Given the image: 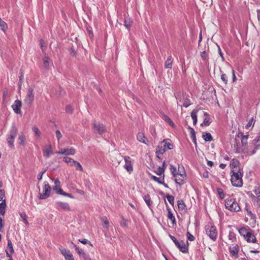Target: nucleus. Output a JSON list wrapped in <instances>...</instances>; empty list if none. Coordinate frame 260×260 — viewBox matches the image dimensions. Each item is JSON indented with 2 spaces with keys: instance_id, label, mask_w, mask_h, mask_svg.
<instances>
[{
  "instance_id": "nucleus-5",
  "label": "nucleus",
  "mask_w": 260,
  "mask_h": 260,
  "mask_svg": "<svg viewBox=\"0 0 260 260\" xmlns=\"http://www.w3.org/2000/svg\"><path fill=\"white\" fill-rule=\"evenodd\" d=\"M225 206L227 209L232 212H238L240 210L238 203L234 198L226 199L225 201Z\"/></svg>"
},
{
  "instance_id": "nucleus-56",
  "label": "nucleus",
  "mask_w": 260,
  "mask_h": 260,
  "mask_svg": "<svg viewBox=\"0 0 260 260\" xmlns=\"http://www.w3.org/2000/svg\"><path fill=\"white\" fill-rule=\"evenodd\" d=\"M73 111V109L72 107L69 105H67L66 108V112L68 113L72 114Z\"/></svg>"
},
{
  "instance_id": "nucleus-31",
  "label": "nucleus",
  "mask_w": 260,
  "mask_h": 260,
  "mask_svg": "<svg viewBox=\"0 0 260 260\" xmlns=\"http://www.w3.org/2000/svg\"><path fill=\"white\" fill-rule=\"evenodd\" d=\"M162 115V118L167 123H169L172 126H174V124L171 119V118L168 117L167 115L165 114L164 113H161Z\"/></svg>"
},
{
  "instance_id": "nucleus-53",
  "label": "nucleus",
  "mask_w": 260,
  "mask_h": 260,
  "mask_svg": "<svg viewBox=\"0 0 260 260\" xmlns=\"http://www.w3.org/2000/svg\"><path fill=\"white\" fill-rule=\"evenodd\" d=\"M217 191L221 199H222L224 198V193L221 188H218L217 189Z\"/></svg>"
},
{
  "instance_id": "nucleus-48",
  "label": "nucleus",
  "mask_w": 260,
  "mask_h": 260,
  "mask_svg": "<svg viewBox=\"0 0 260 260\" xmlns=\"http://www.w3.org/2000/svg\"><path fill=\"white\" fill-rule=\"evenodd\" d=\"M32 129L35 133L36 136L37 137V138H40L41 136V132L39 128L36 126H33Z\"/></svg>"
},
{
  "instance_id": "nucleus-10",
  "label": "nucleus",
  "mask_w": 260,
  "mask_h": 260,
  "mask_svg": "<svg viewBox=\"0 0 260 260\" xmlns=\"http://www.w3.org/2000/svg\"><path fill=\"white\" fill-rule=\"evenodd\" d=\"M183 170H184V167H182ZM186 176V174L184 170H183L182 172H180L178 173L177 175V177H176L175 179V182L178 184L179 186L183 184L184 183V181L183 180V178Z\"/></svg>"
},
{
  "instance_id": "nucleus-1",
  "label": "nucleus",
  "mask_w": 260,
  "mask_h": 260,
  "mask_svg": "<svg viewBox=\"0 0 260 260\" xmlns=\"http://www.w3.org/2000/svg\"><path fill=\"white\" fill-rule=\"evenodd\" d=\"M170 139H164L156 147V154L157 157L160 159L161 155L167 150H171L173 149L174 145L170 142Z\"/></svg>"
},
{
  "instance_id": "nucleus-16",
  "label": "nucleus",
  "mask_w": 260,
  "mask_h": 260,
  "mask_svg": "<svg viewBox=\"0 0 260 260\" xmlns=\"http://www.w3.org/2000/svg\"><path fill=\"white\" fill-rule=\"evenodd\" d=\"M58 209H62L67 211H70L71 208L67 203L57 202L56 203Z\"/></svg>"
},
{
  "instance_id": "nucleus-64",
  "label": "nucleus",
  "mask_w": 260,
  "mask_h": 260,
  "mask_svg": "<svg viewBox=\"0 0 260 260\" xmlns=\"http://www.w3.org/2000/svg\"><path fill=\"white\" fill-rule=\"evenodd\" d=\"M55 134H56L57 139L58 141H59L60 140V139L62 137V135L59 130L56 131Z\"/></svg>"
},
{
  "instance_id": "nucleus-36",
  "label": "nucleus",
  "mask_w": 260,
  "mask_h": 260,
  "mask_svg": "<svg viewBox=\"0 0 260 260\" xmlns=\"http://www.w3.org/2000/svg\"><path fill=\"white\" fill-rule=\"evenodd\" d=\"M61 254L64 256L65 259L69 255L72 254L70 250L66 248H59Z\"/></svg>"
},
{
  "instance_id": "nucleus-29",
  "label": "nucleus",
  "mask_w": 260,
  "mask_h": 260,
  "mask_svg": "<svg viewBox=\"0 0 260 260\" xmlns=\"http://www.w3.org/2000/svg\"><path fill=\"white\" fill-rule=\"evenodd\" d=\"M230 252L233 256H236L237 257L239 252L238 245H236L235 246L232 248H230Z\"/></svg>"
},
{
  "instance_id": "nucleus-59",
  "label": "nucleus",
  "mask_w": 260,
  "mask_h": 260,
  "mask_svg": "<svg viewBox=\"0 0 260 260\" xmlns=\"http://www.w3.org/2000/svg\"><path fill=\"white\" fill-rule=\"evenodd\" d=\"M191 104L190 101L189 99H185V101L184 102L183 106L187 108Z\"/></svg>"
},
{
  "instance_id": "nucleus-58",
  "label": "nucleus",
  "mask_w": 260,
  "mask_h": 260,
  "mask_svg": "<svg viewBox=\"0 0 260 260\" xmlns=\"http://www.w3.org/2000/svg\"><path fill=\"white\" fill-rule=\"evenodd\" d=\"M218 46V53L221 58V59H222V61H224L225 60V59H224V57L223 56V54L221 51V48L220 47H219V46L217 45Z\"/></svg>"
},
{
  "instance_id": "nucleus-7",
  "label": "nucleus",
  "mask_w": 260,
  "mask_h": 260,
  "mask_svg": "<svg viewBox=\"0 0 260 260\" xmlns=\"http://www.w3.org/2000/svg\"><path fill=\"white\" fill-rule=\"evenodd\" d=\"M34 98L35 95L34 93V88L32 87H29L27 89L26 96L24 100V105L28 108L30 107L34 101Z\"/></svg>"
},
{
  "instance_id": "nucleus-57",
  "label": "nucleus",
  "mask_w": 260,
  "mask_h": 260,
  "mask_svg": "<svg viewBox=\"0 0 260 260\" xmlns=\"http://www.w3.org/2000/svg\"><path fill=\"white\" fill-rule=\"evenodd\" d=\"M188 129L190 130L191 138L196 137V133L193 128L189 126Z\"/></svg>"
},
{
  "instance_id": "nucleus-22",
  "label": "nucleus",
  "mask_w": 260,
  "mask_h": 260,
  "mask_svg": "<svg viewBox=\"0 0 260 260\" xmlns=\"http://www.w3.org/2000/svg\"><path fill=\"white\" fill-rule=\"evenodd\" d=\"M26 141V137L24 135V134L23 133H21L18 136V143L23 146H25V142Z\"/></svg>"
},
{
  "instance_id": "nucleus-24",
  "label": "nucleus",
  "mask_w": 260,
  "mask_h": 260,
  "mask_svg": "<svg viewBox=\"0 0 260 260\" xmlns=\"http://www.w3.org/2000/svg\"><path fill=\"white\" fill-rule=\"evenodd\" d=\"M74 247L75 248L76 252L80 255H82L84 259H86L87 257L86 254L83 252V251L80 249L78 246L74 244L73 242L72 243Z\"/></svg>"
},
{
  "instance_id": "nucleus-44",
  "label": "nucleus",
  "mask_w": 260,
  "mask_h": 260,
  "mask_svg": "<svg viewBox=\"0 0 260 260\" xmlns=\"http://www.w3.org/2000/svg\"><path fill=\"white\" fill-rule=\"evenodd\" d=\"M73 164L74 165L76 170H80L82 171V167L79 162L76 160H73Z\"/></svg>"
},
{
  "instance_id": "nucleus-38",
  "label": "nucleus",
  "mask_w": 260,
  "mask_h": 260,
  "mask_svg": "<svg viewBox=\"0 0 260 260\" xmlns=\"http://www.w3.org/2000/svg\"><path fill=\"white\" fill-rule=\"evenodd\" d=\"M233 145H234V150L235 152L238 153L240 152L239 147V142L235 138L233 141Z\"/></svg>"
},
{
  "instance_id": "nucleus-63",
  "label": "nucleus",
  "mask_w": 260,
  "mask_h": 260,
  "mask_svg": "<svg viewBox=\"0 0 260 260\" xmlns=\"http://www.w3.org/2000/svg\"><path fill=\"white\" fill-rule=\"evenodd\" d=\"M121 225L122 226H127V221L125 219H124L123 217H122V221L121 222Z\"/></svg>"
},
{
  "instance_id": "nucleus-39",
  "label": "nucleus",
  "mask_w": 260,
  "mask_h": 260,
  "mask_svg": "<svg viewBox=\"0 0 260 260\" xmlns=\"http://www.w3.org/2000/svg\"><path fill=\"white\" fill-rule=\"evenodd\" d=\"M239 165V161L236 158L233 159L230 164V167L232 168H237Z\"/></svg>"
},
{
  "instance_id": "nucleus-23",
  "label": "nucleus",
  "mask_w": 260,
  "mask_h": 260,
  "mask_svg": "<svg viewBox=\"0 0 260 260\" xmlns=\"http://www.w3.org/2000/svg\"><path fill=\"white\" fill-rule=\"evenodd\" d=\"M6 200L4 199V200H2V202L0 203V214L1 215H5L6 213Z\"/></svg>"
},
{
  "instance_id": "nucleus-52",
  "label": "nucleus",
  "mask_w": 260,
  "mask_h": 260,
  "mask_svg": "<svg viewBox=\"0 0 260 260\" xmlns=\"http://www.w3.org/2000/svg\"><path fill=\"white\" fill-rule=\"evenodd\" d=\"M221 79L223 82V83L226 85L228 84V76L225 74H222L221 75Z\"/></svg>"
},
{
  "instance_id": "nucleus-32",
  "label": "nucleus",
  "mask_w": 260,
  "mask_h": 260,
  "mask_svg": "<svg viewBox=\"0 0 260 260\" xmlns=\"http://www.w3.org/2000/svg\"><path fill=\"white\" fill-rule=\"evenodd\" d=\"M143 199H144L145 202L146 203V204H147V205L149 208H150V207L152 206V202L150 200L149 195L148 194H147L144 196L143 197Z\"/></svg>"
},
{
  "instance_id": "nucleus-34",
  "label": "nucleus",
  "mask_w": 260,
  "mask_h": 260,
  "mask_svg": "<svg viewBox=\"0 0 260 260\" xmlns=\"http://www.w3.org/2000/svg\"><path fill=\"white\" fill-rule=\"evenodd\" d=\"M7 251L9 250V253L12 254L14 253V251L12 245V243L10 240H8V245H7Z\"/></svg>"
},
{
  "instance_id": "nucleus-12",
  "label": "nucleus",
  "mask_w": 260,
  "mask_h": 260,
  "mask_svg": "<svg viewBox=\"0 0 260 260\" xmlns=\"http://www.w3.org/2000/svg\"><path fill=\"white\" fill-rule=\"evenodd\" d=\"M76 152V150L74 148H71L70 149H61L58 151L56 152V153L59 154H64L66 155H74Z\"/></svg>"
},
{
  "instance_id": "nucleus-4",
  "label": "nucleus",
  "mask_w": 260,
  "mask_h": 260,
  "mask_svg": "<svg viewBox=\"0 0 260 260\" xmlns=\"http://www.w3.org/2000/svg\"><path fill=\"white\" fill-rule=\"evenodd\" d=\"M18 133V129L14 124H13L7 135V140L10 147H14V142Z\"/></svg>"
},
{
  "instance_id": "nucleus-21",
  "label": "nucleus",
  "mask_w": 260,
  "mask_h": 260,
  "mask_svg": "<svg viewBox=\"0 0 260 260\" xmlns=\"http://www.w3.org/2000/svg\"><path fill=\"white\" fill-rule=\"evenodd\" d=\"M204 116L205 118H204L203 122L201 124V126H208L211 123L209 114L207 112H204Z\"/></svg>"
},
{
  "instance_id": "nucleus-37",
  "label": "nucleus",
  "mask_w": 260,
  "mask_h": 260,
  "mask_svg": "<svg viewBox=\"0 0 260 260\" xmlns=\"http://www.w3.org/2000/svg\"><path fill=\"white\" fill-rule=\"evenodd\" d=\"M245 209L247 212V215L250 216L251 219H255L256 218L255 215L251 212L247 204L246 205Z\"/></svg>"
},
{
  "instance_id": "nucleus-43",
  "label": "nucleus",
  "mask_w": 260,
  "mask_h": 260,
  "mask_svg": "<svg viewBox=\"0 0 260 260\" xmlns=\"http://www.w3.org/2000/svg\"><path fill=\"white\" fill-rule=\"evenodd\" d=\"M166 198H167L168 202L170 203V204L171 205L174 206V197L173 196H172V195L168 194L166 195Z\"/></svg>"
},
{
  "instance_id": "nucleus-14",
  "label": "nucleus",
  "mask_w": 260,
  "mask_h": 260,
  "mask_svg": "<svg viewBox=\"0 0 260 260\" xmlns=\"http://www.w3.org/2000/svg\"><path fill=\"white\" fill-rule=\"evenodd\" d=\"M165 202L167 207V211H168V218L171 220L172 223L174 224H176V219L175 217L174 216L173 213L171 211V209L169 207L168 204L167 203V202L166 200H165Z\"/></svg>"
},
{
  "instance_id": "nucleus-54",
  "label": "nucleus",
  "mask_w": 260,
  "mask_h": 260,
  "mask_svg": "<svg viewBox=\"0 0 260 260\" xmlns=\"http://www.w3.org/2000/svg\"><path fill=\"white\" fill-rule=\"evenodd\" d=\"M187 238L188 240L190 241H193L194 240V237L191 235L189 232H188L186 234Z\"/></svg>"
},
{
  "instance_id": "nucleus-47",
  "label": "nucleus",
  "mask_w": 260,
  "mask_h": 260,
  "mask_svg": "<svg viewBox=\"0 0 260 260\" xmlns=\"http://www.w3.org/2000/svg\"><path fill=\"white\" fill-rule=\"evenodd\" d=\"M106 132L105 126L103 124H99V135H102Z\"/></svg>"
},
{
  "instance_id": "nucleus-41",
  "label": "nucleus",
  "mask_w": 260,
  "mask_h": 260,
  "mask_svg": "<svg viewBox=\"0 0 260 260\" xmlns=\"http://www.w3.org/2000/svg\"><path fill=\"white\" fill-rule=\"evenodd\" d=\"M229 239L232 242H234L236 241V234L233 231L230 232L229 234Z\"/></svg>"
},
{
  "instance_id": "nucleus-13",
  "label": "nucleus",
  "mask_w": 260,
  "mask_h": 260,
  "mask_svg": "<svg viewBox=\"0 0 260 260\" xmlns=\"http://www.w3.org/2000/svg\"><path fill=\"white\" fill-rule=\"evenodd\" d=\"M123 158L125 162V164L124 165V167L128 172L131 173L132 171H133V166L131 160V157L127 156H124Z\"/></svg>"
},
{
  "instance_id": "nucleus-20",
  "label": "nucleus",
  "mask_w": 260,
  "mask_h": 260,
  "mask_svg": "<svg viewBox=\"0 0 260 260\" xmlns=\"http://www.w3.org/2000/svg\"><path fill=\"white\" fill-rule=\"evenodd\" d=\"M124 22V25L125 27V28L129 30L133 23V20H132V19L129 18L128 16H125Z\"/></svg>"
},
{
  "instance_id": "nucleus-49",
  "label": "nucleus",
  "mask_w": 260,
  "mask_h": 260,
  "mask_svg": "<svg viewBox=\"0 0 260 260\" xmlns=\"http://www.w3.org/2000/svg\"><path fill=\"white\" fill-rule=\"evenodd\" d=\"M170 171H171L173 176L174 177H177V175L178 174V173H176V168L173 165H170Z\"/></svg>"
},
{
  "instance_id": "nucleus-55",
  "label": "nucleus",
  "mask_w": 260,
  "mask_h": 260,
  "mask_svg": "<svg viewBox=\"0 0 260 260\" xmlns=\"http://www.w3.org/2000/svg\"><path fill=\"white\" fill-rule=\"evenodd\" d=\"M151 179L152 180H153L154 181L157 182L159 184L162 183V179H160V178H159L155 176L152 175L151 177Z\"/></svg>"
},
{
  "instance_id": "nucleus-11",
  "label": "nucleus",
  "mask_w": 260,
  "mask_h": 260,
  "mask_svg": "<svg viewBox=\"0 0 260 260\" xmlns=\"http://www.w3.org/2000/svg\"><path fill=\"white\" fill-rule=\"evenodd\" d=\"M21 101L19 100H16V101H15L14 103L12 105V108L15 113L20 114L21 113Z\"/></svg>"
},
{
  "instance_id": "nucleus-60",
  "label": "nucleus",
  "mask_w": 260,
  "mask_h": 260,
  "mask_svg": "<svg viewBox=\"0 0 260 260\" xmlns=\"http://www.w3.org/2000/svg\"><path fill=\"white\" fill-rule=\"evenodd\" d=\"M63 160L67 164H69L70 162H73V160H74L72 158L66 156L63 157Z\"/></svg>"
},
{
  "instance_id": "nucleus-9",
  "label": "nucleus",
  "mask_w": 260,
  "mask_h": 260,
  "mask_svg": "<svg viewBox=\"0 0 260 260\" xmlns=\"http://www.w3.org/2000/svg\"><path fill=\"white\" fill-rule=\"evenodd\" d=\"M51 191V186L49 184H45L43 188V193H40L39 199L41 200H44L47 199L50 196Z\"/></svg>"
},
{
  "instance_id": "nucleus-26",
  "label": "nucleus",
  "mask_w": 260,
  "mask_h": 260,
  "mask_svg": "<svg viewBox=\"0 0 260 260\" xmlns=\"http://www.w3.org/2000/svg\"><path fill=\"white\" fill-rule=\"evenodd\" d=\"M173 59L171 56L168 57L167 60L165 62V68L171 69L172 67Z\"/></svg>"
},
{
  "instance_id": "nucleus-62",
  "label": "nucleus",
  "mask_w": 260,
  "mask_h": 260,
  "mask_svg": "<svg viewBox=\"0 0 260 260\" xmlns=\"http://www.w3.org/2000/svg\"><path fill=\"white\" fill-rule=\"evenodd\" d=\"M254 192L256 195L260 197V184L258 185V187L254 189Z\"/></svg>"
},
{
  "instance_id": "nucleus-3",
  "label": "nucleus",
  "mask_w": 260,
  "mask_h": 260,
  "mask_svg": "<svg viewBox=\"0 0 260 260\" xmlns=\"http://www.w3.org/2000/svg\"><path fill=\"white\" fill-rule=\"evenodd\" d=\"M259 149H260V133L258 137L253 139L252 142L249 143V146H248L249 154L251 155H253Z\"/></svg>"
},
{
  "instance_id": "nucleus-33",
  "label": "nucleus",
  "mask_w": 260,
  "mask_h": 260,
  "mask_svg": "<svg viewBox=\"0 0 260 260\" xmlns=\"http://www.w3.org/2000/svg\"><path fill=\"white\" fill-rule=\"evenodd\" d=\"M177 204H178V208L180 210H186V209H187L186 206L184 204V202L183 200H180L178 201Z\"/></svg>"
},
{
  "instance_id": "nucleus-18",
  "label": "nucleus",
  "mask_w": 260,
  "mask_h": 260,
  "mask_svg": "<svg viewBox=\"0 0 260 260\" xmlns=\"http://www.w3.org/2000/svg\"><path fill=\"white\" fill-rule=\"evenodd\" d=\"M137 140L144 144H147L148 140L143 133H139L137 136Z\"/></svg>"
},
{
  "instance_id": "nucleus-27",
  "label": "nucleus",
  "mask_w": 260,
  "mask_h": 260,
  "mask_svg": "<svg viewBox=\"0 0 260 260\" xmlns=\"http://www.w3.org/2000/svg\"><path fill=\"white\" fill-rule=\"evenodd\" d=\"M198 110L197 109H193L191 113V116L193 120V125H196L197 123V113Z\"/></svg>"
},
{
  "instance_id": "nucleus-2",
  "label": "nucleus",
  "mask_w": 260,
  "mask_h": 260,
  "mask_svg": "<svg viewBox=\"0 0 260 260\" xmlns=\"http://www.w3.org/2000/svg\"><path fill=\"white\" fill-rule=\"evenodd\" d=\"M231 181L233 186L236 187H241L243 184L242 174L240 171L233 170L231 171Z\"/></svg>"
},
{
  "instance_id": "nucleus-15",
  "label": "nucleus",
  "mask_w": 260,
  "mask_h": 260,
  "mask_svg": "<svg viewBox=\"0 0 260 260\" xmlns=\"http://www.w3.org/2000/svg\"><path fill=\"white\" fill-rule=\"evenodd\" d=\"M123 156H121L120 154L117 153L115 155V156H113L112 159V162L113 164V165L114 166H117L118 165L120 161L122 160Z\"/></svg>"
},
{
  "instance_id": "nucleus-50",
  "label": "nucleus",
  "mask_w": 260,
  "mask_h": 260,
  "mask_svg": "<svg viewBox=\"0 0 260 260\" xmlns=\"http://www.w3.org/2000/svg\"><path fill=\"white\" fill-rule=\"evenodd\" d=\"M165 172V168H161V167H159L157 169V170L155 172L156 174L157 175L160 176L162 174H164V173Z\"/></svg>"
},
{
  "instance_id": "nucleus-61",
  "label": "nucleus",
  "mask_w": 260,
  "mask_h": 260,
  "mask_svg": "<svg viewBox=\"0 0 260 260\" xmlns=\"http://www.w3.org/2000/svg\"><path fill=\"white\" fill-rule=\"evenodd\" d=\"M201 56L204 60H206L207 57V52L205 51L202 52L201 53Z\"/></svg>"
},
{
  "instance_id": "nucleus-51",
  "label": "nucleus",
  "mask_w": 260,
  "mask_h": 260,
  "mask_svg": "<svg viewBox=\"0 0 260 260\" xmlns=\"http://www.w3.org/2000/svg\"><path fill=\"white\" fill-rule=\"evenodd\" d=\"M19 215H20V217L22 218V220L24 221V222L25 223V224H28V222L26 219L27 216H26V214L25 213L23 212V213H20L19 214Z\"/></svg>"
},
{
  "instance_id": "nucleus-30",
  "label": "nucleus",
  "mask_w": 260,
  "mask_h": 260,
  "mask_svg": "<svg viewBox=\"0 0 260 260\" xmlns=\"http://www.w3.org/2000/svg\"><path fill=\"white\" fill-rule=\"evenodd\" d=\"M10 98L8 94V91L7 89L5 88L4 89L3 93V101L4 103H7L9 100Z\"/></svg>"
},
{
  "instance_id": "nucleus-45",
  "label": "nucleus",
  "mask_w": 260,
  "mask_h": 260,
  "mask_svg": "<svg viewBox=\"0 0 260 260\" xmlns=\"http://www.w3.org/2000/svg\"><path fill=\"white\" fill-rule=\"evenodd\" d=\"M249 135H245L241 140V143L243 146H246L247 144V139L248 138Z\"/></svg>"
},
{
  "instance_id": "nucleus-17",
  "label": "nucleus",
  "mask_w": 260,
  "mask_h": 260,
  "mask_svg": "<svg viewBox=\"0 0 260 260\" xmlns=\"http://www.w3.org/2000/svg\"><path fill=\"white\" fill-rule=\"evenodd\" d=\"M245 239L248 242L255 243L256 242V238L255 236L250 232L246 234Z\"/></svg>"
},
{
  "instance_id": "nucleus-8",
  "label": "nucleus",
  "mask_w": 260,
  "mask_h": 260,
  "mask_svg": "<svg viewBox=\"0 0 260 260\" xmlns=\"http://www.w3.org/2000/svg\"><path fill=\"white\" fill-rule=\"evenodd\" d=\"M206 232L210 238L213 241L217 239V231L216 228L214 225H207L206 226Z\"/></svg>"
},
{
  "instance_id": "nucleus-35",
  "label": "nucleus",
  "mask_w": 260,
  "mask_h": 260,
  "mask_svg": "<svg viewBox=\"0 0 260 260\" xmlns=\"http://www.w3.org/2000/svg\"><path fill=\"white\" fill-rule=\"evenodd\" d=\"M44 66L45 68L47 69L49 68V62H50V58L48 56H45L43 58Z\"/></svg>"
},
{
  "instance_id": "nucleus-46",
  "label": "nucleus",
  "mask_w": 260,
  "mask_h": 260,
  "mask_svg": "<svg viewBox=\"0 0 260 260\" xmlns=\"http://www.w3.org/2000/svg\"><path fill=\"white\" fill-rule=\"evenodd\" d=\"M239 232L241 235L243 236L245 238L246 237V234L247 233H249V231H248L246 229L244 228H242L239 229Z\"/></svg>"
},
{
  "instance_id": "nucleus-6",
  "label": "nucleus",
  "mask_w": 260,
  "mask_h": 260,
  "mask_svg": "<svg viewBox=\"0 0 260 260\" xmlns=\"http://www.w3.org/2000/svg\"><path fill=\"white\" fill-rule=\"evenodd\" d=\"M170 239L173 241L175 245L179 248V250L184 253H187L188 252V246H186L184 242L182 240L178 241L174 236L171 234L169 235Z\"/></svg>"
},
{
  "instance_id": "nucleus-19",
  "label": "nucleus",
  "mask_w": 260,
  "mask_h": 260,
  "mask_svg": "<svg viewBox=\"0 0 260 260\" xmlns=\"http://www.w3.org/2000/svg\"><path fill=\"white\" fill-rule=\"evenodd\" d=\"M43 153H44V155L47 157H49L51 154H53V151L51 145H49L47 147L44 148L43 149Z\"/></svg>"
},
{
  "instance_id": "nucleus-28",
  "label": "nucleus",
  "mask_w": 260,
  "mask_h": 260,
  "mask_svg": "<svg viewBox=\"0 0 260 260\" xmlns=\"http://www.w3.org/2000/svg\"><path fill=\"white\" fill-rule=\"evenodd\" d=\"M202 137L204 140L206 142H210L213 140L212 136L209 133H204Z\"/></svg>"
},
{
  "instance_id": "nucleus-40",
  "label": "nucleus",
  "mask_w": 260,
  "mask_h": 260,
  "mask_svg": "<svg viewBox=\"0 0 260 260\" xmlns=\"http://www.w3.org/2000/svg\"><path fill=\"white\" fill-rule=\"evenodd\" d=\"M252 200L256 206L260 207V197H259V196H257V197L253 196L252 197Z\"/></svg>"
},
{
  "instance_id": "nucleus-42",
  "label": "nucleus",
  "mask_w": 260,
  "mask_h": 260,
  "mask_svg": "<svg viewBox=\"0 0 260 260\" xmlns=\"http://www.w3.org/2000/svg\"><path fill=\"white\" fill-rule=\"evenodd\" d=\"M65 93L64 91L63 90L62 88L59 87L56 90L55 94L57 96H60L63 95Z\"/></svg>"
},
{
  "instance_id": "nucleus-25",
  "label": "nucleus",
  "mask_w": 260,
  "mask_h": 260,
  "mask_svg": "<svg viewBox=\"0 0 260 260\" xmlns=\"http://www.w3.org/2000/svg\"><path fill=\"white\" fill-rule=\"evenodd\" d=\"M101 219L102 222V225L103 226V228L104 229H106V230H108L109 226V221L108 218L104 216L102 217Z\"/></svg>"
}]
</instances>
